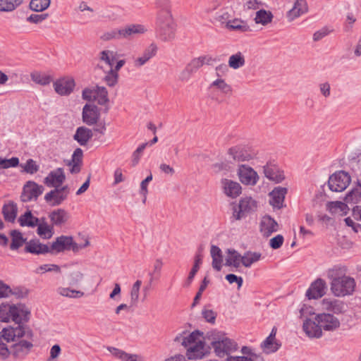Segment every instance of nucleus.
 Masks as SVG:
<instances>
[{
    "label": "nucleus",
    "instance_id": "nucleus-13",
    "mask_svg": "<svg viewBox=\"0 0 361 361\" xmlns=\"http://www.w3.org/2000/svg\"><path fill=\"white\" fill-rule=\"evenodd\" d=\"M315 319L319 322L322 330L333 331L340 326V321L330 313H321L315 315Z\"/></svg>",
    "mask_w": 361,
    "mask_h": 361
},
{
    "label": "nucleus",
    "instance_id": "nucleus-59",
    "mask_svg": "<svg viewBox=\"0 0 361 361\" xmlns=\"http://www.w3.org/2000/svg\"><path fill=\"white\" fill-rule=\"evenodd\" d=\"M19 164V159L17 157L11 159H3L0 157V169H8L10 167L17 166Z\"/></svg>",
    "mask_w": 361,
    "mask_h": 361
},
{
    "label": "nucleus",
    "instance_id": "nucleus-63",
    "mask_svg": "<svg viewBox=\"0 0 361 361\" xmlns=\"http://www.w3.org/2000/svg\"><path fill=\"white\" fill-rule=\"evenodd\" d=\"M83 278L84 274L80 271H73L69 275L70 284L72 286H77L82 281Z\"/></svg>",
    "mask_w": 361,
    "mask_h": 361
},
{
    "label": "nucleus",
    "instance_id": "nucleus-34",
    "mask_svg": "<svg viewBox=\"0 0 361 361\" xmlns=\"http://www.w3.org/2000/svg\"><path fill=\"white\" fill-rule=\"evenodd\" d=\"M273 18L274 15L270 11L262 8L256 12L254 21L256 24L266 26L272 22Z\"/></svg>",
    "mask_w": 361,
    "mask_h": 361
},
{
    "label": "nucleus",
    "instance_id": "nucleus-9",
    "mask_svg": "<svg viewBox=\"0 0 361 361\" xmlns=\"http://www.w3.org/2000/svg\"><path fill=\"white\" fill-rule=\"evenodd\" d=\"M257 209V202L250 197H245L239 201L237 207L234 209L233 217L240 220Z\"/></svg>",
    "mask_w": 361,
    "mask_h": 361
},
{
    "label": "nucleus",
    "instance_id": "nucleus-64",
    "mask_svg": "<svg viewBox=\"0 0 361 361\" xmlns=\"http://www.w3.org/2000/svg\"><path fill=\"white\" fill-rule=\"evenodd\" d=\"M263 6V3L259 0H245L243 4L245 10H257Z\"/></svg>",
    "mask_w": 361,
    "mask_h": 361
},
{
    "label": "nucleus",
    "instance_id": "nucleus-57",
    "mask_svg": "<svg viewBox=\"0 0 361 361\" xmlns=\"http://www.w3.org/2000/svg\"><path fill=\"white\" fill-rule=\"evenodd\" d=\"M23 171L30 174H34L39 171V166L36 161L32 159H29L24 165H21Z\"/></svg>",
    "mask_w": 361,
    "mask_h": 361
},
{
    "label": "nucleus",
    "instance_id": "nucleus-32",
    "mask_svg": "<svg viewBox=\"0 0 361 361\" xmlns=\"http://www.w3.org/2000/svg\"><path fill=\"white\" fill-rule=\"evenodd\" d=\"M93 134L92 130L84 127H78L76 130L73 139L77 141L81 146H85L92 137Z\"/></svg>",
    "mask_w": 361,
    "mask_h": 361
},
{
    "label": "nucleus",
    "instance_id": "nucleus-1",
    "mask_svg": "<svg viewBox=\"0 0 361 361\" xmlns=\"http://www.w3.org/2000/svg\"><path fill=\"white\" fill-rule=\"evenodd\" d=\"M345 274V269L341 267H334L328 271L327 276L331 280V290L336 297L351 295L355 290V280Z\"/></svg>",
    "mask_w": 361,
    "mask_h": 361
},
{
    "label": "nucleus",
    "instance_id": "nucleus-41",
    "mask_svg": "<svg viewBox=\"0 0 361 361\" xmlns=\"http://www.w3.org/2000/svg\"><path fill=\"white\" fill-rule=\"evenodd\" d=\"M261 257L260 252L247 251L243 255L242 264L245 267H250L252 264L259 261Z\"/></svg>",
    "mask_w": 361,
    "mask_h": 361
},
{
    "label": "nucleus",
    "instance_id": "nucleus-55",
    "mask_svg": "<svg viewBox=\"0 0 361 361\" xmlns=\"http://www.w3.org/2000/svg\"><path fill=\"white\" fill-rule=\"evenodd\" d=\"M231 18V13L226 10H221L217 12L214 16L215 21L219 23L221 25H224V26L228 25Z\"/></svg>",
    "mask_w": 361,
    "mask_h": 361
},
{
    "label": "nucleus",
    "instance_id": "nucleus-58",
    "mask_svg": "<svg viewBox=\"0 0 361 361\" xmlns=\"http://www.w3.org/2000/svg\"><path fill=\"white\" fill-rule=\"evenodd\" d=\"M360 197L361 189L357 188H354L347 194L345 200L348 203H356L360 200Z\"/></svg>",
    "mask_w": 361,
    "mask_h": 361
},
{
    "label": "nucleus",
    "instance_id": "nucleus-42",
    "mask_svg": "<svg viewBox=\"0 0 361 361\" xmlns=\"http://www.w3.org/2000/svg\"><path fill=\"white\" fill-rule=\"evenodd\" d=\"M24 0H0L1 12H12L21 6Z\"/></svg>",
    "mask_w": 361,
    "mask_h": 361
},
{
    "label": "nucleus",
    "instance_id": "nucleus-29",
    "mask_svg": "<svg viewBox=\"0 0 361 361\" xmlns=\"http://www.w3.org/2000/svg\"><path fill=\"white\" fill-rule=\"evenodd\" d=\"M108 350L116 358L121 361H145V359L141 355L137 354H130L122 350L109 347Z\"/></svg>",
    "mask_w": 361,
    "mask_h": 361
},
{
    "label": "nucleus",
    "instance_id": "nucleus-14",
    "mask_svg": "<svg viewBox=\"0 0 361 361\" xmlns=\"http://www.w3.org/2000/svg\"><path fill=\"white\" fill-rule=\"evenodd\" d=\"M322 309L334 314H342L346 311L347 305L341 300L333 298H324L321 302Z\"/></svg>",
    "mask_w": 361,
    "mask_h": 361
},
{
    "label": "nucleus",
    "instance_id": "nucleus-31",
    "mask_svg": "<svg viewBox=\"0 0 361 361\" xmlns=\"http://www.w3.org/2000/svg\"><path fill=\"white\" fill-rule=\"evenodd\" d=\"M214 59L209 55H203L192 59L186 66L195 73L204 64L210 65Z\"/></svg>",
    "mask_w": 361,
    "mask_h": 361
},
{
    "label": "nucleus",
    "instance_id": "nucleus-2",
    "mask_svg": "<svg viewBox=\"0 0 361 361\" xmlns=\"http://www.w3.org/2000/svg\"><path fill=\"white\" fill-rule=\"evenodd\" d=\"M156 24L164 41L172 40L175 37L176 25L174 22L171 8H157Z\"/></svg>",
    "mask_w": 361,
    "mask_h": 361
},
{
    "label": "nucleus",
    "instance_id": "nucleus-53",
    "mask_svg": "<svg viewBox=\"0 0 361 361\" xmlns=\"http://www.w3.org/2000/svg\"><path fill=\"white\" fill-rule=\"evenodd\" d=\"M141 285L142 281L137 280L132 286L130 290V303L132 305H136L138 302Z\"/></svg>",
    "mask_w": 361,
    "mask_h": 361
},
{
    "label": "nucleus",
    "instance_id": "nucleus-45",
    "mask_svg": "<svg viewBox=\"0 0 361 361\" xmlns=\"http://www.w3.org/2000/svg\"><path fill=\"white\" fill-rule=\"evenodd\" d=\"M279 344L275 339L267 337L262 343L261 348L267 354L275 353L280 348Z\"/></svg>",
    "mask_w": 361,
    "mask_h": 361
},
{
    "label": "nucleus",
    "instance_id": "nucleus-39",
    "mask_svg": "<svg viewBox=\"0 0 361 361\" xmlns=\"http://www.w3.org/2000/svg\"><path fill=\"white\" fill-rule=\"evenodd\" d=\"M245 64V58L244 54L238 51L234 54H232L228 61V66L233 69H238L242 68Z\"/></svg>",
    "mask_w": 361,
    "mask_h": 361
},
{
    "label": "nucleus",
    "instance_id": "nucleus-33",
    "mask_svg": "<svg viewBox=\"0 0 361 361\" xmlns=\"http://www.w3.org/2000/svg\"><path fill=\"white\" fill-rule=\"evenodd\" d=\"M118 57V52L114 50L105 49L100 51L99 54V61L107 65L109 69L114 66Z\"/></svg>",
    "mask_w": 361,
    "mask_h": 361
},
{
    "label": "nucleus",
    "instance_id": "nucleus-38",
    "mask_svg": "<svg viewBox=\"0 0 361 361\" xmlns=\"http://www.w3.org/2000/svg\"><path fill=\"white\" fill-rule=\"evenodd\" d=\"M13 333H15L16 341H18L21 339L32 341L33 337V333L31 329L27 327H25L20 325H18L16 328H12Z\"/></svg>",
    "mask_w": 361,
    "mask_h": 361
},
{
    "label": "nucleus",
    "instance_id": "nucleus-56",
    "mask_svg": "<svg viewBox=\"0 0 361 361\" xmlns=\"http://www.w3.org/2000/svg\"><path fill=\"white\" fill-rule=\"evenodd\" d=\"M0 338L7 344L11 342H16L15 333L12 328H4Z\"/></svg>",
    "mask_w": 361,
    "mask_h": 361
},
{
    "label": "nucleus",
    "instance_id": "nucleus-50",
    "mask_svg": "<svg viewBox=\"0 0 361 361\" xmlns=\"http://www.w3.org/2000/svg\"><path fill=\"white\" fill-rule=\"evenodd\" d=\"M100 39L104 42L111 41V40H121V27L118 29H111L104 32L100 36Z\"/></svg>",
    "mask_w": 361,
    "mask_h": 361
},
{
    "label": "nucleus",
    "instance_id": "nucleus-62",
    "mask_svg": "<svg viewBox=\"0 0 361 361\" xmlns=\"http://www.w3.org/2000/svg\"><path fill=\"white\" fill-rule=\"evenodd\" d=\"M56 272L60 273L61 272V268L59 266L56 264H43L39 266L36 269V273H45V272Z\"/></svg>",
    "mask_w": 361,
    "mask_h": 361
},
{
    "label": "nucleus",
    "instance_id": "nucleus-46",
    "mask_svg": "<svg viewBox=\"0 0 361 361\" xmlns=\"http://www.w3.org/2000/svg\"><path fill=\"white\" fill-rule=\"evenodd\" d=\"M347 205L341 202H330L327 203V209L331 214H346Z\"/></svg>",
    "mask_w": 361,
    "mask_h": 361
},
{
    "label": "nucleus",
    "instance_id": "nucleus-27",
    "mask_svg": "<svg viewBox=\"0 0 361 361\" xmlns=\"http://www.w3.org/2000/svg\"><path fill=\"white\" fill-rule=\"evenodd\" d=\"M69 214L64 209H56L49 213V218L54 226L61 227L69 219Z\"/></svg>",
    "mask_w": 361,
    "mask_h": 361
},
{
    "label": "nucleus",
    "instance_id": "nucleus-26",
    "mask_svg": "<svg viewBox=\"0 0 361 361\" xmlns=\"http://www.w3.org/2000/svg\"><path fill=\"white\" fill-rule=\"evenodd\" d=\"M71 242V236L61 235L57 237L56 240L49 246L50 253H59L65 250H70Z\"/></svg>",
    "mask_w": 361,
    "mask_h": 361
},
{
    "label": "nucleus",
    "instance_id": "nucleus-37",
    "mask_svg": "<svg viewBox=\"0 0 361 361\" xmlns=\"http://www.w3.org/2000/svg\"><path fill=\"white\" fill-rule=\"evenodd\" d=\"M227 253L228 256L226 258L225 265L238 268L240 265V262L242 263L243 256L233 249H228Z\"/></svg>",
    "mask_w": 361,
    "mask_h": 361
},
{
    "label": "nucleus",
    "instance_id": "nucleus-17",
    "mask_svg": "<svg viewBox=\"0 0 361 361\" xmlns=\"http://www.w3.org/2000/svg\"><path fill=\"white\" fill-rule=\"evenodd\" d=\"M66 176L62 168L51 171L44 180V183L48 187L59 188L65 181Z\"/></svg>",
    "mask_w": 361,
    "mask_h": 361
},
{
    "label": "nucleus",
    "instance_id": "nucleus-23",
    "mask_svg": "<svg viewBox=\"0 0 361 361\" xmlns=\"http://www.w3.org/2000/svg\"><path fill=\"white\" fill-rule=\"evenodd\" d=\"M302 329L306 335L310 338H319L322 336V329L318 322L314 319H307L304 321Z\"/></svg>",
    "mask_w": 361,
    "mask_h": 361
},
{
    "label": "nucleus",
    "instance_id": "nucleus-44",
    "mask_svg": "<svg viewBox=\"0 0 361 361\" xmlns=\"http://www.w3.org/2000/svg\"><path fill=\"white\" fill-rule=\"evenodd\" d=\"M210 87L214 90L220 91L221 93L225 94H230L232 92L231 86L222 78H217L216 80H214L211 83Z\"/></svg>",
    "mask_w": 361,
    "mask_h": 361
},
{
    "label": "nucleus",
    "instance_id": "nucleus-4",
    "mask_svg": "<svg viewBox=\"0 0 361 361\" xmlns=\"http://www.w3.org/2000/svg\"><path fill=\"white\" fill-rule=\"evenodd\" d=\"M211 345L218 357H224L238 349L237 343L226 336L224 334L217 332L212 335Z\"/></svg>",
    "mask_w": 361,
    "mask_h": 361
},
{
    "label": "nucleus",
    "instance_id": "nucleus-30",
    "mask_svg": "<svg viewBox=\"0 0 361 361\" xmlns=\"http://www.w3.org/2000/svg\"><path fill=\"white\" fill-rule=\"evenodd\" d=\"M307 11V6L305 0H295L294 6L287 13L289 21H293Z\"/></svg>",
    "mask_w": 361,
    "mask_h": 361
},
{
    "label": "nucleus",
    "instance_id": "nucleus-10",
    "mask_svg": "<svg viewBox=\"0 0 361 361\" xmlns=\"http://www.w3.org/2000/svg\"><path fill=\"white\" fill-rule=\"evenodd\" d=\"M228 155L238 162L249 161L256 157L255 152L250 147L236 145L231 147L228 151Z\"/></svg>",
    "mask_w": 361,
    "mask_h": 361
},
{
    "label": "nucleus",
    "instance_id": "nucleus-35",
    "mask_svg": "<svg viewBox=\"0 0 361 361\" xmlns=\"http://www.w3.org/2000/svg\"><path fill=\"white\" fill-rule=\"evenodd\" d=\"M210 254L212 258V267L218 271H221L223 262L221 250L218 246L213 245L211 246Z\"/></svg>",
    "mask_w": 361,
    "mask_h": 361
},
{
    "label": "nucleus",
    "instance_id": "nucleus-24",
    "mask_svg": "<svg viewBox=\"0 0 361 361\" xmlns=\"http://www.w3.org/2000/svg\"><path fill=\"white\" fill-rule=\"evenodd\" d=\"M99 118L98 109L94 105L85 104L82 109V121L88 126L97 123Z\"/></svg>",
    "mask_w": 361,
    "mask_h": 361
},
{
    "label": "nucleus",
    "instance_id": "nucleus-52",
    "mask_svg": "<svg viewBox=\"0 0 361 361\" xmlns=\"http://www.w3.org/2000/svg\"><path fill=\"white\" fill-rule=\"evenodd\" d=\"M37 234L44 239H49L53 235V226L47 223L37 225Z\"/></svg>",
    "mask_w": 361,
    "mask_h": 361
},
{
    "label": "nucleus",
    "instance_id": "nucleus-18",
    "mask_svg": "<svg viewBox=\"0 0 361 361\" xmlns=\"http://www.w3.org/2000/svg\"><path fill=\"white\" fill-rule=\"evenodd\" d=\"M326 290V283L322 279H317L310 285L306 292V296L309 299H319L322 298Z\"/></svg>",
    "mask_w": 361,
    "mask_h": 361
},
{
    "label": "nucleus",
    "instance_id": "nucleus-36",
    "mask_svg": "<svg viewBox=\"0 0 361 361\" xmlns=\"http://www.w3.org/2000/svg\"><path fill=\"white\" fill-rule=\"evenodd\" d=\"M225 27L229 30L239 31L241 32L250 30V27L247 23L240 18H231L228 25H225Z\"/></svg>",
    "mask_w": 361,
    "mask_h": 361
},
{
    "label": "nucleus",
    "instance_id": "nucleus-8",
    "mask_svg": "<svg viewBox=\"0 0 361 361\" xmlns=\"http://www.w3.org/2000/svg\"><path fill=\"white\" fill-rule=\"evenodd\" d=\"M44 187L35 181L29 180L25 183L23 188L20 195L21 201L24 202L36 200L44 192Z\"/></svg>",
    "mask_w": 361,
    "mask_h": 361
},
{
    "label": "nucleus",
    "instance_id": "nucleus-49",
    "mask_svg": "<svg viewBox=\"0 0 361 361\" xmlns=\"http://www.w3.org/2000/svg\"><path fill=\"white\" fill-rule=\"evenodd\" d=\"M30 77L34 82L40 85H49L52 81V78L50 75L39 72L32 73Z\"/></svg>",
    "mask_w": 361,
    "mask_h": 361
},
{
    "label": "nucleus",
    "instance_id": "nucleus-43",
    "mask_svg": "<svg viewBox=\"0 0 361 361\" xmlns=\"http://www.w3.org/2000/svg\"><path fill=\"white\" fill-rule=\"evenodd\" d=\"M2 212L6 221L13 222L17 215V206L13 202L3 207Z\"/></svg>",
    "mask_w": 361,
    "mask_h": 361
},
{
    "label": "nucleus",
    "instance_id": "nucleus-28",
    "mask_svg": "<svg viewBox=\"0 0 361 361\" xmlns=\"http://www.w3.org/2000/svg\"><path fill=\"white\" fill-rule=\"evenodd\" d=\"M287 193V188L283 187L275 188L270 193L269 203L274 207L281 209L283 207L285 196Z\"/></svg>",
    "mask_w": 361,
    "mask_h": 361
},
{
    "label": "nucleus",
    "instance_id": "nucleus-60",
    "mask_svg": "<svg viewBox=\"0 0 361 361\" xmlns=\"http://www.w3.org/2000/svg\"><path fill=\"white\" fill-rule=\"evenodd\" d=\"M12 295H18L9 286L0 281V298H8Z\"/></svg>",
    "mask_w": 361,
    "mask_h": 361
},
{
    "label": "nucleus",
    "instance_id": "nucleus-25",
    "mask_svg": "<svg viewBox=\"0 0 361 361\" xmlns=\"http://www.w3.org/2000/svg\"><path fill=\"white\" fill-rule=\"evenodd\" d=\"M25 252L33 255H44L50 253L49 246L39 242V240H30L25 243Z\"/></svg>",
    "mask_w": 361,
    "mask_h": 361
},
{
    "label": "nucleus",
    "instance_id": "nucleus-12",
    "mask_svg": "<svg viewBox=\"0 0 361 361\" xmlns=\"http://www.w3.org/2000/svg\"><path fill=\"white\" fill-rule=\"evenodd\" d=\"M20 311L16 305L2 304L0 305V322H8L11 319L16 324H20L22 320Z\"/></svg>",
    "mask_w": 361,
    "mask_h": 361
},
{
    "label": "nucleus",
    "instance_id": "nucleus-61",
    "mask_svg": "<svg viewBox=\"0 0 361 361\" xmlns=\"http://www.w3.org/2000/svg\"><path fill=\"white\" fill-rule=\"evenodd\" d=\"M118 74L109 70L104 80L109 87H114L118 82Z\"/></svg>",
    "mask_w": 361,
    "mask_h": 361
},
{
    "label": "nucleus",
    "instance_id": "nucleus-6",
    "mask_svg": "<svg viewBox=\"0 0 361 361\" xmlns=\"http://www.w3.org/2000/svg\"><path fill=\"white\" fill-rule=\"evenodd\" d=\"M237 175L241 183L245 185L254 186L259 179L257 171L247 164L238 165Z\"/></svg>",
    "mask_w": 361,
    "mask_h": 361
},
{
    "label": "nucleus",
    "instance_id": "nucleus-51",
    "mask_svg": "<svg viewBox=\"0 0 361 361\" xmlns=\"http://www.w3.org/2000/svg\"><path fill=\"white\" fill-rule=\"evenodd\" d=\"M12 241L10 245V248L13 250H18L25 243V239L23 238L20 232L16 230L12 231L11 233Z\"/></svg>",
    "mask_w": 361,
    "mask_h": 361
},
{
    "label": "nucleus",
    "instance_id": "nucleus-7",
    "mask_svg": "<svg viewBox=\"0 0 361 361\" xmlns=\"http://www.w3.org/2000/svg\"><path fill=\"white\" fill-rule=\"evenodd\" d=\"M69 192L68 185L54 188L44 195V200L51 207L61 205L67 199Z\"/></svg>",
    "mask_w": 361,
    "mask_h": 361
},
{
    "label": "nucleus",
    "instance_id": "nucleus-16",
    "mask_svg": "<svg viewBox=\"0 0 361 361\" xmlns=\"http://www.w3.org/2000/svg\"><path fill=\"white\" fill-rule=\"evenodd\" d=\"M259 231L264 237H269L272 233L278 231L279 226L278 223L270 216H264L259 224Z\"/></svg>",
    "mask_w": 361,
    "mask_h": 361
},
{
    "label": "nucleus",
    "instance_id": "nucleus-40",
    "mask_svg": "<svg viewBox=\"0 0 361 361\" xmlns=\"http://www.w3.org/2000/svg\"><path fill=\"white\" fill-rule=\"evenodd\" d=\"M18 221L21 226L34 228L39 224V219L34 216L30 211H27L23 215L20 216Z\"/></svg>",
    "mask_w": 361,
    "mask_h": 361
},
{
    "label": "nucleus",
    "instance_id": "nucleus-3",
    "mask_svg": "<svg viewBox=\"0 0 361 361\" xmlns=\"http://www.w3.org/2000/svg\"><path fill=\"white\" fill-rule=\"evenodd\" d=\"M202 334L194 331L183 338L182 345L187 348L186 355L189 360L202 359L206 354L204 343L201 340Z\"/></svg>",
    "mask_w": 361,
    "mask_h": 361
},
{
    "label": "nucleus",
    "instance_id": "nucleus-11",
    "mask_svg": "<svg viewBox=\"0 0 361 361\" xmlns=\"http://www.w3.org/2000/svg\"><path fill=\"white\" fill-rule=\"evenodd\" d=\"M32 342L33 340L28 341L25 339L16 341L15 343L10 346L11 355H12L15 359H24L33 348L34 345Z\"/></svg>",
    "mask_w": 361,
    "mask_h": 361
},
{
    "label": "nucleus",
    "instance_id": "nucleus-47",
    "mask_svg": "<svg viewBox=\"0 0 361 361\" xmlns=\"http://www.w3.org/2000/svg\"><path fill=\"white\" fill-rule=\"evenodd\" d=\"M59 295L69 298H80L84 295L80 290L71 289L70 288L59 287L56 290Z\"/></svg>",
    "mask_w": 361,
    "mask_h": 361
},
{
    "label": "nucleus",
    "instance_id": "nucleus-5",
    "mask_svg": "<svg viewBox=\"0 0 361 361\" xmlns=\"http://www.w3.org/2000/svg\"><path fill=\"white\" fill-rule=\"evenodd\" d=\"M351 180L350 175L339 171L332 174L328 180L329 189L333 192H342L346 189Z\"/></svg>",
    "mask_w": 361,
    "mask_h": 361
},
{
    "label": "nucleus",
    "instance_id": "nucleus-48",
    "mask_svg": "<svg viewBox=\"0 0 361 361\" xmlns=\"http://www.w3.org/2000/svg\"><path fill=\"white\" fill-rule=\"evenodd\" d=\"M51 0H31L29 8L35 12H42L49 8Z\"/></svg>",
    "mask_w": 361,
    "mask_h": 361
},
{
    "label": "nucleus",
    "instance_id": "nucleus-21",
    "mask_svg": "<svg viewBox=\"0 0 361 361\" xmlns=\"http://www.w3.org/2000/svg\"><path fill=\"white\" fill-rule=\"evenodd\" d=\"M122 39H131L135 35H142L147 31V27L142 24H129L121 27Z\"/></svg>",
    "mask_w": 361,
    "mask_h": 361
},
{
    "label": "nucleus",
    "instance_id": "nucleus-19",
    "mask_svg": "<svg viewBox=\"0 0 361 361\" xmlns=\"http://www.w3.org/2000/svg\"><path fill=\"white\" fill-rule=\"evenodd\" d=\"M56 92L61 96L70 94L75 85V81L71 78L57 80L53 84Z\"/></svg>",
    "mask_w": 361,
    "mask_h": 361
},
{
    "label": "nucleus",
    "instance_id": "nucleus-54",
    "mask_svg": "<svg viewBox=\"0 0 361 361\" xmlns=\"http://www.w3.org/2000/svg\"><path fill=\"white\" fill-rule=\"evenodd\" d=\"M100 105H104L109 102L108 92L104 87L97 86L96 99Z\"/></svg>",
    "mask_w": 361,
    "mask_h": 361
},
{
    "label": "nucleus",
    "instance_id": "nucleus-15",
    "mask_svg": "<svg viewBox=\"0 0 361 361\" xmlns=\"http://www.w3.org/2000/svg\"><path fill=\"white\" fill-rule=\"evenodd\" d=\"M263 172L267 178L276 183L282 182L285 179L283 171L274 163H267L263 167Z\"/></svg>",
    "mask_w": 361,
    "mask_h": 361
},
{
    "label": "nucleus",
    "instance_id": "nucleus-22",
    "mask_svg": "<svg viewBox=\"0 0 361 361\" xmlns=\"http://www.w3.org/2000/svg\"><path fill=\"white\" fill-rule=\"evenodd\" d=\"M157 46L154 43L150 44L145 48L141 56L135 58L133 61L134 67L139 68L145 65L157 52Z\"/></svg>",
    "mask_w": 361,
    "mask_h": 361
},
{
    "label": "nucleus",
    "instance_id": "nucleus-20",
    "mask_svg": "<svg viewBox=\"0 0 361 361\" xmlns=\"http://www.w3.org/2000/svg\"><path fill=\"white\" fill-rule=\"evenodd\" d=\"M221 183L224 194L231 198H236L242 192V187L236 181L224 178L221 180Z\"/></svg>",
    "mask_w": 361,
    "mask_h": 361
}]
</instances>
